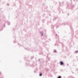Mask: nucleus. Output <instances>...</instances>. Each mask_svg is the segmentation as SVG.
<instances>
[{
  "mask_svg": "<svg viewBox=\"0 0 78 78\" xmlns=\"http://www.w3.org/2000/svg\"><path fill=\"white\" fill-rule=\"evenodd\" d=\"M60 64L61 66H62V65H64V63L62 62H60Z\"/></svg>",
  "mask_w": 78,
  "mask_h": 78,
  "instance_id": "nucleus-1",
  "label": "nucleus"
},
{
  "mask_svg": "<svg viewBox=\"0 0 78 78\" xmlns=\"http://www.w3.org/2000/svg\"><path fill=\"white\" fill-rule=\"evenodd\" d=\"M40 76H42V74H40Z\"/></svg>",
  "mask_w": 78,
  "mask_h": 78,
  "instance_id": "nucleus-4",
  "label": "nucleus"
},
{
  "mask_svg": "<svg viewBox=\"0 0 78 78\" xmlns=\"http://www.w3.org/2000/svg\"><path fill=\"white\" fill-rule=\"evenodd\" d=\"M57 78H61V76H59Z\"/></svg>",
  "mask_w": 78,
  "mask_h": 78,
  "instance_id": "nucleus-2",
  "label": "nucleus"
},
{
  "mask_svg": "<svg viewBox=\"0 0 78 78\" xmlns=\"http://www.w3.org/2000/svg\"><path fill=\"white\" fill-rule=\"evenodd\" d=\"M54 52H56V51L54 50Z\"/></svg>",
  "mask_w": 78,
  "mask_h": 78,
  "instance_id": "nucleus-6",
  "label": "nucleus"
},
{
  "mask_svg": "<svg viewBox=\"0 0 78 78\" xmlns=\"http://www.w3.org/2000/svg\"><path fill=\"white\" fill-rule=\"evenodd\" d=\"M78 51H76V53H78Z\"/></svg>",
  "mask_w": 78,
  "mask_h": 78,
  "instance_id": "nucleus-3",
  "label": "nucleus"
},
{
  "mask_svg": "<svg viewBox=\"0 0 78 78\" xmlns=\"http://www.w3.org/2000/svg\"><path fill=\"white\" fill-rule=\"evenodd\" d=\"M44 35V34H42L41 35V36H43V35Z\"/></svg>",
  "mask_w": 78,
  "mask_h": 78,
  "instance_id": "nucleus-5",
  "label": "nucleus"
}]
</instances>
